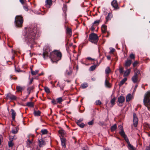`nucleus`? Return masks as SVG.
Listing matches in <instances>:
<instances>
[{
    "mask_svg": "<svg viewBox=\"0 0 150 150\" xmlns=\"http://www.w3.org/2000/svg\"><path fill=\"white\" fill-rule=\"evenodd\" d=\"M40 28L36 25H32L26 29L24 35V39L26 43L31 48L35 43V40L40 36Z\"/></svg>",
    "mask_w": 150,
    "mask_h": 150,
    "instance_id": "obj_1",
    "label": "nucleus"
},
{
    "mask_svg": "<svg viewBox=\"0 0 150 150\" xmlns=\"http://www.w3.org/2000/svg\"><path fill=\"white\" fill-rule=\"evenodd\" d=\"M61 53L58 50H54L50 52V57L52 63L56 62L60 60L62 57Z\"/></svg>",
    "mask_w": 150,
    "mask_h": 150,
    "instance_id": "obj_2",
    "label": "nucleus"
},
{
    "mask_svg": "<svg viewBox=\"0 0 150 150\" xmlns=\"http://www.w3.org/2000/svg\"><path fill=\"white\" fill-rule=\"evenodd\" d=\"M23 22V17L21 15L16 16L15 18L14 23L16 26L18 28H21Z\"/></svg>",
    "mask_w": 150,
    "mask_h": 150,
    "instance_id": "obj_3",
    "label": "nucleus"
},
{
    "mask_svg": "<svg viewBox=\"0 0 150 150\" xmlns=\"http://www.w3.org/2000/svg\"><path fill=\"white\" fill-rule=\"evenodd\" d=\"M144 105L150 111V92H148L145 94L143 100Z\"/></svg>",
    "mask_w": 150,
    "mask_h": 150,
    "instance_id": "obj_4",
    "label": "nucleus"
},
{
    "mask_svg": "<svg viewBox=\"0 0 150 150\" xmlns=\"http://www.w3.org/2000/svg\"><path fill=\"white\" fill-rule=\"evenodd\" d=\"M89 41L95 44H97L98 38L97 34L94 33H92L89 36Z\"/></svg>",
    "mask_w": 150,
    "mask_h": 150,
    "instance_id": "obj_5",
    "label": "nucleus"
},
{
    "mask_svg": "<svg viewBox=\"0 0 150 150\" xmlns=\"http://www.w3.org/2000/svg\"><path fill=\"white\" fill-rule=\"evenodd\" d=\"M51 51V50L50 47L49 46H47L42 54L43 58L45 59L47 58L48 55V54L49 52H50H50H52Z\"/></svg>",
    "mask_w": 150,
    "mask_h": 150,
    "instance_id": "obj_6",
    "label": "nucleus"
},
{
    "mask_svg": "<svg viewBox=\"0 0 150 150\" xmlns=\"http://www.w3.org/2000/svg\"><path fill=\"white\" fill-rule=\"evenodd\" d=\"M125 97L122 96H120L118 98L117 101L118 102V106H121L122 105L123 103L125 102Z\"/></svg>",
    "mask_w": 150,
    "mask_h": 150,
    "instance_id": "obj_7",
    "label": "nucleus"
},
{
    "mask_svg": "<svg viewBox=\"0 0 150 150\" xmlns=\"http://www.w3.org/2000/svg\"><path fill=\"white\" fill-rule=\"evenodd\" d=\"M111 5L115 10H118L119 7L117 2L116 0H113L111 2Z\"/></svg>",
    "mask_w": 150,
    "mask_h": 150,
    "instance_id": "obj_8",
    "label": "nucleus"
},
{
    "mask_svg": "<svg viewBox=\"0 0 150 150\" xmlns=\"http://www.w3.org/2000/svg\"><path fill=\"white\" fill-rule=\"evenodd\" d=\"M133 125L134 127H136L138 124V118L135 113H133Z\"/></svg>",
    "mask_w": 150,
    "mask_h": 150,
    "instance_id": "obj_9",
    "label": "nucleus"
},
{
    "mask_svg": "<svg viewBox=\"0 0 150 150\" xmlns=\"http://www.w3.org/2000/svg\"><path fill=\"white\" fill-rule=\"evenodd\" d=\"M38 144L40 147H42L46 144L45 140L42 138L38 139Z\"/></svg>",
    "mask_w": 150,
    "mask_h": 150,
    "instance_id": "obj_10",
    "label": "nucleus"
},
{
    "mask_svg": "<svg viewBox=\"0 0 150 150\" xmlns=\"http://www.w3.org/2000/svg\"><path fill=\"white\" fill-rule=\"evenodd\" d=\"M119 127H120V129H121L122 128V129H121V131L120 132V134L121 135V136L123 137L124 139H125V141H126L127 140H128V139L127 138V136L125 134V133L124 132V131L122 129V126L120 125Z\"/></svg>",
    "mask_w": 150,
    "mask_h": 150,
    "instance_id": "obj_11",
    "label": "nucleus"
},
{
    "mask_svg": "<svg viewBox=\"0 0 150 150\" xmlns=\"http://www.w3.org/2000/svg\"><path fill=\"white\" fill-rule=\"evenodd\" d=\"M66 33L68 37H70L72 35V31L71 28L67 27L66 28Z\"/></svg>",
    "mask_w": 150,
    "mask_h": 150,
    "instance_id": "obj_12",
    "label": "nucleus"
},
{
    "mask_svg": "<svg viewBox=\"0 0 150 150\" xmlns=\"http://www.w3.org/2000/svg\"><path fill=\"white\" fill-rule=\"evenodd\" d=\"M34 88V87L33 86L29 87L27 88V90L28 91V94L26 96V98H28L29 95L30 94L31 92H32Z\"/></svg>",
    "mask_w": 150,
    "mask_h": 150,
    "instance_id": "obj_13",
    "label": "nucleus"
},
{
    "mask_svg": "<svg viewBox=\"0 0 150 150\" xmlns=\"http://www.w3.org/2000/svg\"><path fill=\"white\" fill-rule=\"evenodd\" d=\"M6 98L7 99L15 100L16 97L14 95L11 94L10 93H8L7 95Z\"/></svg>",
    "mask_w": 150,
    "mask_h": 150,
    "instance_id": "obj_14",
    "label": "nucleus"
},
{
    "mask_svg": "<svg viewBox=\"0 0 150 150\" xmlns=\"http://www.w3.org/2000/svg\"><path fill=\"white\" fill-rule=\"evenodd\" d=\"M61 144L62 146L65 148L66 146V140L64 137L61 138Z\"/></svg>",
    "mask_w": 150,
    "mask_h": 150,
    "instance_id": "obj_15",
    "label": "nucleus"
},
{
    "mask_svg": "<svg viewBox=\"0 0 150 150\" xmlns=\"http://www.w3.org/2000/svg\"><path fill=\"white\" fill-rule=\"evenodd\" d=\"M133 98V96L131 94H127L126 96V101L129 102Z\"/></svg>",
    "mask_w": 150,
    "mask_h": 150,
    "instance_id": "obj_16",
    "label": "nucleus"
},
{
    "mask_svg": "<svg viewBox=\"0 0 150 150\" xmlns=\"http://www.w3.org/2000/svg\"><path fill=\"white\" fill-rule=\"evenodd\" d=\"M131 60L127 59L125 62V66L126 67H129L131 64Z\"/></svg>",
    "mask_w": 150,
    "mask_h": 150,
    "instance_id": "obj_17",
    "label": "nucleus"
},
{
    "mask_svg": "<svg viewBox=\"0 0 150 150\" xmlns=\"http://www.w3.org/2000/svg\"><path fill=\"white\" fill-rule=\"evenodd\" d=\"M12 118L13 120L14 121L15 120V117L16 115V113L15 110L13 109H11Z\"/></svg>",
    "mask_w": 150,
    "mask_h": 150,
    "instance_id": "obj_18",
    "label": "nucleus"
},
{
    "mask_svg": "<svg viewBox=\"0 0 150 150\" xmlns=\"http://www.w3.org/2000/svg\"><path fill=\"white\" fill-rule=\"evenodd\" d=\"M132 80L134 83H137L138 80V76L134 75L132 78Z\"/></svg>",
    "mask_w": 150,
    "mask_h": 150,
    "instance_id": "obj_19",
    "label": "nucleus"
},
{
    "mask_svg": "<svg viewBox=\"0 0 150 150\" xmlns=\"http://www.w3.org/2000/svg\"><path fill=\"white\" fill-rule=\"evenodd\" d=\"M16 89L17 92H22L24 90V88L20 86H16Z\"/></svg>",
    "mask_w": 150,
    "mask_h": 150,
    "instance_id": "obj_20",
    "label": "nucleus"
},
{
    "mask_svg": "<svg viewBox=\"0 0 150 150\" xmlns=\"http://www.w3.org/2000/svg\"><path fill=\"white\" fill-rule=\"evenodd\" d=\"M128 144V148L129 150H134V147L131 145L129 141V139L126 141Z\"/></svg>",
    "mask_w": 150,
    "mask_h": 150,
    "instance_id": "obj_21",
    "label": "nucleus"
},
{
    "mask_svg": "<svg viewBox=\"0 0 150 150\" xmlns=\"http://www.w3.org/2000/svg\"><path fill=\"white\" fill-rule=\"evenodd\" d=\"M131 72V69H127L124 72L123 76L124 77L128 76L130 74Z\"/></svg>",
    "mask_w": 150,
    "mask_h": 150,
    "instance_id": "obj_22",
    "label": "nucleus"
},
{
    "mask_svg": "<svg viewBox=\"0 0 150 150\" xmlns=\"http://www.w3.org/2000/svg\"><path fill=\"white\" fill-rule=\"evenodd\" d=\"M127 78L126 77L125 78L122 80L119 83V86L120 87L122 86L127 81Z\"/></svg>",
    "mask_w": 150,
    "mask_h": 150,
    "instance_id": "obj_23",
    "label": "nucleus"
},
{
    "mask_svg": "<svg viewBox=\"0 0 150 150\" xmlns=\"http://www.w3.org/2000/svg\"><path fill=\"white\" fill-rule=\"evenodd\" d=\"M107 29V26L105 25H102L101 30L103 33H105Z\"/></svg>",
    "mask_w": 150,
    "mask_h": 150,
    "instance_id": "obj_24",
    "label": "nucleus"
},
{
    "mask_svg": "<svg viewBox=\"0 0 150 150\" xmlns=\"http://www.w3.org/2000/svg\"><path fill=\"white\" fill-rule=\"evenodd\" d=\"M112 15L111 13H109L107 17L106 18V21L107 22L109 20H110L112 18Z\"/></svg>",
    "mask_w": 150,
    "mask_h": 150,
    "instance_id": "obj_25",
    "label": "nucleus"
},
{
    "mask_svg": "<svg viewBox=\"0 0 150 150\" xmlns=\"http://www.w3.org/2000/svg\"><path fill=\"white\" fill-rule=\"evenodd\" d=\"M48 131L47 129H42L41 131V135H43L47 134L48 133Z\"/></svg>",
    "mask_w": 150,
    "mask_h": 150,
    "instance_id": "obj_26",
    "label": "nucleus"
},
{
    "mask_svg": "<svg viewBox=\"0 0 150 150\" xmlns=\"http://www.w3.org/2000/svg\"><path fill=\"white\" fill-rule=\"evenodd\" d=\"M18 128L16 127L12 129L11 132L13 134H16L18 132Z\"/></svg>",
    "mask_w": 150,
    "mask_h": 150,
    "instance_id": "obj_27",
    "label": "nucleus"
},
{
    "mask_svg": "<svg viewBox=\"0 0 150 150\" xmlns=\"http://www.w3.org/2000/svg\"><path fill=\"white\" fill-rule=\"evenodd\" d=\"M117 128V125L116 124H115L111 127L110 129L112 132H113L115 131Z\"/></svg>",
    "mask_w": 150,
    "mask_h": 150,
    "instance_id": "obj_28",
    "label": "nucleus"
},
{
    "mask_svg": "<svg viewBox=\"0 0 150 150\" xmlns=\"http://www.w3.org/2000/svg\"><path fill=\"white\" fill-rule=\"evenodd\" d=\"M41 113V112L39 110H34V114L35 116H40Z\"/></svg>",
    "mask_w": 150,
    "mask_h": 150,
    "instance_id": "obj_29",
    "label": "nucleus"
},
{
    "mask_svg": "<svg viewBox=\"0 0 150 150\" xmlns=\"http://www.w3.org/2000/svg\"><path fill=\"white\" fill-rule=\"evenodd\" d=\"M45 3H46V5H48L50 6H51L52 5V0H46Z\"/></svg>",
    "mask_w": 150,
    "mask_h": 150,
    "instance_id": "obj_30",
    "label": "nucleus"
},
{
    "mask_svg": "<svg viewBox=\"0 0 150 150\" xmlns=\"http://www.w3.org/2000/svg\"><path fill=\"white\" fill-rule=\"evenodd\" d=\"M57 103H59V104H61L62 102L63 101V99L62 97H59L57 99Z\"/></svg>",
    "mask_w": 150,
    "mask_h": 150,
    "instance_id": "obj_31",
    "label": "nucleus"
},
{
    "mask_svg": "<svg viewBox=\"0 0 150 150\" xmlns=\"http://www.w3.org/2000/svg\"><path fill=\"white\" fill-rule=\"evenodd\" d=\"M97 65H93L91 66L89 69V70L90 71H92L94 70L96 67Z\"/></svg>",
    "mask_w": 150,
    "mask_h": 150,
    "instance_id": "obj_32",
    "label": "nucleus"
},
{
    "mask_svg": "<svg viewBox=\"0 0 150 150\" xmlns=\"http://www.w3.org/2000/svg\"><path fill=\"white\" fill-rule=\"evenodd\" d=\"M26 105L29 107H33L34 103L32 102H28L26 103Z\"/></svg>",
    "mask_w": 150,
    "mask_h": 150,
    "instance_id": "obj_33",
    "label": "nucleus"
},
{
    "mask_svg": "<svg viewBox=\"0 0 150 150\" xmlns=\"http://www.w3.org/2000/svg\"><path fill=\"white\" fill-rule=\"evenodd\" d=\"M39 71L36 70L35 71H33L32 69H31V74L32 75H35L38 73Z\"/></svg>",
    "mask_w": 150,
    "mask_h": 150,
    "instance_id": "obj_34",
    "label": "nucleus"
},
{
    "mask_svg": "<svg viewBox=\"0 0 150 150\" xmlns=\"http://www.w3.org/2000/svg\"><path fill=\"white\" fill-rule=\"evenodd\" d=\"M88 84L86 83H84L81 84V87L83 88H85L88 86Z\"/></svg>",
    "mask_w": 150,
    "mask_h": 150,
    "instance_id": "obj_35",
    "label": "nucleus"
},
{
    "mask_svg": "<svg viewBox=\"0 0 150 150\" xmlns=\"http://www.w3.org/2000/svg\"><path fill=\"white\" fill-rule=\"evenodd\" d=\"M105 84L106 86L107 87H110V83H109V81L108 80L106 79L105 81Z\"/></svg>",
    "mask_w": 150,
    "mask_h": 150,
    "instance_id": "obj_36",
    "label": "nucleus"
},
{
    "mask_svg": "<svg viewBox=\"0 0 150 150\" xmlns=\"http://www.w3.org/2000/svg\"><path fill=\"white\" fill-rule=\"evenodd\" d=\"M116 100V98L115 97L112 99L110 100V103L112 106L115 104V102Z\"/></svg>",
    "mask_w": 150,
    "mask_h": 150,
    "instance_id": "obj_37",
    "label": "nucleus"
},
{
    "mask_svg": "<svg viewBox=\"0 0 150 150\" xmlns=\"http://www.w3.org/2000/svg\"><path fill=\"white\" fill-rule=\"evenodd\" d=\"M140 74V72L139 70L137 69H135L134 70V75L138 76V75Z\"/></svg>",
    "mask_w": 150,
    "mask_h": 150,
    "instance_id": "obj_38",
    "label": "nucleus"
},
{
    "mask_svg": "<svg viewBox=\"0 0 150 150\" xmlns=\"http://www.w3.org/2000/svg\"><path fill=\"white\" fill-rule=\"evenodd\" d=\"M111 71V70L109 67H107L105 69V73L106 74H108Z\"/></svg>",
    "mask_w": 150,
    "mask_h": 150,
    "instance_id": "obj_39",
    "label": "nucleus"
},
{
    "mask_svg": "<svg viewBox=\"0 0 150 150\" xmlns=\"http://www.w3.org/2000/svg\"><path fill=\"white\" fill-rule=\"evenodd\" d=\"M72 71L71 69H69V70H67L66 71V74L68 76L71 75L72 73Z\"/></svg>",
    "mask_w": 150,
    "mask_h": 150,
    "instance_id": "obj_40",
    "label": "nucleus"
},
{
    "mask_svg": "<svg viewBox=\"0 0 150 150\" xmlns=\"http://www.w3.org/2000/svg\"><path fill=\"white\" fill-rule=\"evenodd\" d=\"M100 22V20H97L95 21L93 23V24L95 25L96 26H97L98 25Z\"/></svg>",
    "mask_w": 150,
    "mask_h": 150,
    "instance_id": "obj_41",
    "label": "nucleus"
},
{
    "mask_svg": "<svg viewBox=\"0 0 150 150\" xmlns=\"http://www.w3.org/2000/svg\"><path fill=\"white\" fill-rule=\"evenodd\" d=\"M12 141L11 140L8 142V145L9 147H11L13 146L14 144L13 143Z\"/></svg>",
    "mask_w": 150,
    "mask_h": 150,
    "instance_id": "obj_42",
    "label": "nucleus"
},
{
    "mask_svg": "<svg viewBox=\"0 0 150 150\" xmlns=\"http://www.w3.org/2000/svg\"><path fill=\"white\" fill-rule=\"evenodd\" d=\"M119 71L120 74H122L124 72L123 68L122 67H120L119 69Z\"/></svg>",
    "mask_w": 150,
    "mask_h": 150,
    "instance_id": "obj_43",
    "label": "nucleus"
},
{
    "mask_svg": "<svg viewBox=\"0 0 150 150\" xmlns=\"http://www.w3.org/2000/svg\"><path fill=\"white\" fill-rule=\"evenodd\" d=\"M64 131L63 130H60L59 131V133L62 136H63L64 135Z\"/></svg>",
    "mask_w": 150,
    "mask_h": 150,
    "instance_id": "obj_44",
    "label": "nucleus"
},
{
    "mask_svg": "<svg viewBox=\"0 0 150 150\" xmlns=\"http://www.w3.org/2000/svg\"><path fill=\"white\" fill-rule=\"evenodd\" d=\"M129 57L132 59L134 60L135 59V55L133 54H131L129 55Z\"/></svg>",
    "mask_w": 150,
    "mask_h": 150,
    "instance_id": "obj_45",
    "label": "nucleus"
},
{
    "mask_svg": "<svg viewBox=\"0 0 150 150\" xmlns=\"http://www.w3.org/2000/svg\"><path fill=\"white\" fill-rule=\"evenodd\" d=\"M45 91L47 93H49L50 92V90L49 88L47 87H45L44 88Z\"/></svg>",
    "mask_w": 150,
    "mask_h": 150,
    "instance_id": "obj_46",
    "label": "nucleus"
},
{
    "mask_svg": "<svg viewBox=\"0 0 150 150\" xmlns=\"http://www.w3.org/2000/svg\"><path fill=\"white\" fill-rule=\"evenodd\" d=\"M96 105H101L102 104V103L100 100H98L96 101Z\"/></svg>",
    "mask_w": 150,
    "mask_h": 150,
    "instance_id": "obj_47",
    "label": "nucleus"
},
{
    "mask_svg": "<svg viewBox=\"0 0 150 150\" xmlns=\"http://www.w3.org/2000/svg\"><path fill=\"white\" fill-rule=\"evenodd\" d=\"M78 125L81 128L85 126V125L83 123H80L79 122H78Z\"/></svg>",
    "mask_w": 150,
    "mask_h": 150,
    "instance_id": "obj_48",
    "label": "nucleus"
},
{
    "mask_svg": "<svg viewBox=\"0 0 150 150\" xmlns=\"http://www.w3.org/2000/svg\"><path fill=\"white\" fill-rule=\"evenodd\" d=\"M96 26L93 24L91 26V30L92 31H93L95 29Z\"/></svg>",
    "mask_w": 150,
    "mask_h": 150,
    "instance_id": "obj_49",
    "label": "nucleus"
},
{
    "mask_svg": "<svg viewBox=\"0 0 150 150\" xmlns=\"http://www.w3.org/2000/svg\"><path fill=\"white\" fill-rule=\"evenodd\" d=\"M23 8L26 11H28V6L27 5L24 6Z\"/></svg>",
    "mask_w": 150,
    "mask_h": 150,
    "instance_id": "obj_50",
    "label": "nucleus"
},
{
    "mask_svg": "<svg viewBox=\"0 0 150 150\" xmlns=\"http://www.w3.org/2000/svg\"><path fill=\"white\" fill-rule=\"evenodd\" d=\"M51 103L54 105H56L57 103V101L54 99H52L51 101Z\"/></svg>",
    "mask_w": 150,
    "mask_h": 150,
    "instance_id": "obj_51",
    "label": "nucleus"
},
{
    "mask_svg": "<svg viewBox=\"0 0 150 150\" xmlns=\"http://www.w3.org/2000/svg\"><path fill=\"white\" fill-rule=\"evenodd\" d=\"M138 64V62L137 61H135L133 63V67H135Z\"/></svg>",
    "mask_w": 150,
    "mask_h": 150,
    "instance_id": "obj_52",
    "label": "nucleus"
},
{
    "mask_svg": "<svg viewBox=\"0 0 150 150\" xmlns=\"http://www.w3.org/2000/svg\"><path fill=\"white\" fill-rule=\"evenodd\" d=\"M93 120H92L91 121H90L88 122V125H93Z\"/></svg>",
    "mask_w": 150,
    "mask_h": 150,
    "instance_id": "obj_53",
    "label": "nucleus"
},
{
    "mask_svg": "<svg viewBox=\"0 0 150 150\" xmlns=\"http://www.w3.org/2000/svg\"><path fill=\"white\" fill-rule=\"evenodd\" d=\"M86 59H88V60L91 61H94L95 60L94 59L90 57H87Z\"/></svg>",
    "mask_w": 150,
    "mask_h": 150,
    "instance_id": "obj_54",
    "label": "nucleus"
},
{
    "mask_svg": "<svg viewBox=\"0 0 150 150\" xmlns=\"http://www.w3.org/2000/svg\"><path fill=\"white\" fill-rule=\"evenodd\" d=\"M63 9L64 11H66L67 10V6L65 5L64 6L63 8Z\"/></svg>",
    "mask_w": 150,
    "mask_h": 150,
    "instance_id": "obj_55",
    "label": "nucleus"
},
{
    "mask_svg": "<svg viewBox=\"0 0 150 150\" xmlns=\"http://www.w3.org/2000/svg\"><path fill=\"white\" fill-rule=\"evenodd\" d=\"M115 50L114 48H112L111 49L110 51V53H113V52H115Z\"/></svg>",
    "mask_w": 150,
    "mask_h": 150,
    "instance_id": "obj_56",
    "label": "nucleus"
},
{
    "mask_svg": "<svg viewBox=\"0 0 150 150\" xmlns=\"http://www.w3.org/2000/svg\"><path fill=\"white\" fill-rule=\"evenodd\" d=\"M146 150H150V142L149 146L146 147Z\"/></svg>",
    "mask_w": 150,
    "mask_h": 150,
    "instance_id": "obj_57",
    "label": "nucleus"
},
{
    "mask_svg": "<svg viewBox=\"0 0 150 150\" xmlns=\"http://www.w3.org/2000/svg\"><path fill=\"white\" fill-rule=\"evenodd\" d=\"M33 79L32 78L30 80V82L29 83V85H30L33 82Z\"/></svg>",
    "mask_w": 150,
    "mask_h": 150,
    "instance_id": "obj_58",
    "label": "nucleus"
},
{
    "mask_svg": "<svg viewBox=\"0 0 150 150\" xmlns=\"http://www.w3.org/2000/svg\"><path fill=\"white\" fill-rule=\"evenodd\" d=\"M27 141H28V143L29 144H31L32 143V142L29 139H28L27 140Z\"/></svg>",
    "mask_w": 150,
    "mask_h": 150,
    "instance_id": "obj_59",
    "label": "nucleus"
},
{
    "mask_svg": "<svg viewBox=\"0 0 150 150\" xmlns=\"http://www.w3.org/2000/svg\"><path fill=\"white\" fill-rule=\"evenodd\" d=\"M58 86H59V87H60L62 89V90H63V88H64V87L62 86V87H61L60 86V85L59 84V82H58V83L57 84Z\"/></svg>",
    "mask_w": 150,
    "mask_h": 150,
    "instance_id": "obj_60",
    "label": "nucleus"
},
{
    "mask_svg": "<svg viewBox=\"0 0 150 150\" xmlns=\"http://www.w3.org/2000/svg\"><path fill=\"white\" fill-rule=\"evenodd\" d=\"M82 121V120H77V122H76V123L78 125V122H79L80 123H81V122Z\"/></svg>",
    "mask_w": 150,
    "mask_h": 150,
    "instance_id": "obj_61",
    "label": "nucleus"
},
{
    "mask_svg": "<svg viewBox=\"0 0 150 150\" xmlns=\"http://www.w3.org/2000/svg\"><path fill=\"white\" fill-rule=\"evenodd\" d=\"M20 1L22 4H23L24 2L23 0H20Z\"/></svg>",
    "mask_w": 150,
    "mask_h": 150,
    "instance_id": "obj_62",
    "label": "nucleus"
},
{
    "mask_svg": "<svg viewBox=\"0 0 150 150\" xmlns=\"http://www.w3.org/2000/svg\"><path fill=\"white\" fill-rule=\"evenodd\" d=\"M107 59L108 60H110V57L109 56H107Z\"/></svg>",
    "mask_w": 150,
    "mask_h": 150,
    "instance_id": "obj_63",
    "label": "nucleus"
},
{
    "mask_svg": "<svg viewBox=\"0 0 150 150\" xmlns=\"http://www.w3.org/2000/svg\"><path fill=\"white\" fill-rule=\"evenodd\" d=\"M107 35H106V37H108V36H109V35H110V33L109 32H107Z\"/></svg>",
    "mask_w": 150,
    "mask_h": 150,
    "instance_id": "obj_64",
    "label": "nucleus"
}]
</instances>
